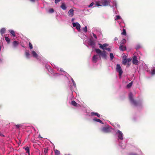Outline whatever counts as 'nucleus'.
<instances>
[{"label": "nucleus", "mask_w": 155, "mask_h": 155, "mask_svg": "<svg viewBox=\"0 0 155 155\" xmlns=\"http://www.w3.org/2000/svg\"><path fill=\"white\" fill-rule=\"evenodd\" d=\"M111 1H99L98 2L94 3L93 2L88 6L89 7H91L93 6V7L100 6H106L109 5H111L110 2Z\"/></svg>", "instance_id": "obj_1"}, {"label": "nucleus", "mask_w": 155, "mask_h": 155, "mask_svg": "<svg viewBox=\"0 0 155 155\" xmlns=\"http://www.w3.org/2000/svg\"><path fill=\"white\" fill-rule=\"evenodd\" d=\"M95 51L97 54H99V56L105 59H106L107 58V53L105 51H102L99 49L97 48L95 49Z\"/></svg>", "instance_id": "obj_2"}, {"label": "nucleus", "mask_w": 155, "mask_h": 155, "mask_svg": "<svg viewBox=\"0 0 155 155\" xmlns=\"http://www.w3.org/2000/svg\"><path fill=\"white\" fill-rule=\"evenodd\" d=\"M98 45H99V48H100L103 50V51L106 50L109 52H110V48L107 47L109 46L108 44L105 43L103 44H101L100 43H98Z\"/></svg>", "instance_id": "obj_3"}, {"label": "nucleus", "mask_w": 155, "mask_h": 155, "mask_svg": "<svg viewBox=\"0 0 155 155\" xmlns=\"http://www.w3.org/2000/svg\"><path fill=\"white\" fill-rule=\"evenodd\" d=\"M112 130V128L110 126L107 125L105 127L102 128L101 131L104 133H108L111 131Z\"/></svg>", "instance_id": "obj_4"}, {"label": "nucleus", "mask_w": 155, "mask_h": 155, "mask_svg": "<svg viewBox=\"0 0 155 155\" xmlns=\"http://www.w3.org/2000/svg\"><path fill=\"white\" fill-rule=\"evenodd\" d=\"M116 70L119 73V77L120 78L121 77V75L123 73V71L120 64H118L117 65Z\"/></svg>", "instance_id": "obj_5"}, {"label": "nucleus", "mask_w": 155, "mask_h": 155, "mask_svg": "<svg viewBox=\"0 0 155 155\" xmlns=\"http://www.w3.org/2000/svg\"><path fill=\"white\" fill-rule=\"evenodd\" d=\"M129 98L131 103L134 106H137L138 105L137 103L135 101L133 98L132 94L130 93L129 94Z\"/></svg>", "instance_id": "obj_6"}, {"label": "nucleus", "mask_w": 155, "mask_h": 155, "mask_svg": "<svg viewBox=\"0 0 155 155\" xmlns=\"http://www.w3.org/2000/svg\"><path fill=\"white\" fill-rule=\"evenodd\" d=\"M73 27H75L78 31H80L81 25L78 22H73Z\"/></svg>", "instance_id": "obj_7"}, {"label": "nucleus", "mask_w": 155, "mask_h": 155, "mask_svg": "<svg viewBox=\"0 0 155 155\" xmlns=\"http://www.w3.org/2000/svg\"><path fill=\"white\" fill-rule=\"evenodd\" d=\"M88 44L90 45L93 48H94L95 46V43L94 41L91 39H90L88 41Z\"/></svg>", "instance_id": "obj_8"}, {"label": "nucleus", "mask_w": 155, "mask_h": 155, "mask_svg": "<svg viewBox=\"0 0 155 155\" xmlns=\"http://www.w3.org/2000/svg\"><path fill=\"white\" fill-rule=\"evenodd\" d=\"M131 58H130L128 59H126L125 60H123L122 61V64L124 65H125L126 64H127L129 66V62H130L131 60Z\"/></svg>", "instance_id": "obj_9"}, {"label": "nucleus", "mask_w": 155, "mask_h": 155, "mask_svg": "<svg viewBox=\"0 0 155 155\" xmlns=\"http://www.w3.org/2000/svg\"><path fill=\"white\" fill-rule=\"evenodd\" d=\"M119 139L122 140L123 139V134L122 132L118 130L117 133Z\"/></svg>", "instance_id": "obj_10"}, {"label": "nucleus", "mask_w": 155, "mask_h": 155, "mask_svg": "<svg viewBox=\"0 0 155 155\" xmlns=\"http://www.w3.org/2000/svg\"><path fill=\"white\" fill-rule=\"evenodd\" d=\"M74 14V10L72 9H70L68 11V15L70 17H72Z\"/></svg>", "instance_id": "obj_11"}, {"label": "nucleus", "mask_w": 155, "mask_h": 155, "mask_svg": "<svg viewBox=\"0 0 155 155\" xmlns=\"http://www.w3.org/2000/svg\"><path fill=\"white\" fill-rule=\"evenodd\" d=\"M31 54L34 58L37 59H38V55L35 51L33 50L31 51Z\"/></svg>", "instance_id": "obj_12"}, {"label": "nucleus", "mask_w": 155, "mask_h": 155, "mask_svg": "<svg viewBox=\"0 0 155 155\" xmlns=\"http://www.w3.org/2000/svg\"><path fill=\"white\" fill-rule=\"evenodd\" d=\"M133 62L134 64H137L138 63V61L137 59V58L136 56H134L133 59Z\"/></svg>", "instance_id": "obj_13"}, {"label": "nucleus", "mask_w": 155, "mask_h": 155, "mask_svg": "<svg viewBox=\"0 0 155 155\" xmlns=\"http://www.w3.org/2000/svg\"><path fill=\"white\" fill-rule=\"evenodd\" d=\"M98 58V55H94L92 58V61L94 63L96 62Z\"/></svg>", "instance_id": "obj_14"}, {"label": "nucleus", "mask_w": 155, "mask_h": 155, "mask_svg": "<svg viewBox=\"0 0 155 155\" xmlns=\"http://www.w3.org/2000/svg\"><path fill=\"white\" fill-rule=\"evenodd\" d=\"M71 104L72 105L75 107H78L80 106V105L79 104H77L76 102L74 101H72Z\"/></svg>", "instance_id": "obj_15"}, {"label": "nucleus", "mask_w": 155, "mask_h": 155, "mask_svg": "<svg viewBox=\"0 0 155 155\" xmlns=\"http://www.w3.org/2000/svg\"><path fill=\"white\" fill-rule=\"evenodd\" d=\"M91 114L92 116H96L98 117H100V114L97 112H91Z\"/></svg>", "instance_id": "obj_16"}, {"label": "nucleus", "mask_w": 155, "mask_h": 155, "mask_svg": "<svg viewBox=\"0 0 155 155\" xmlns=\"http://www.w3.org/2000/svg\"><path fill=\"white\" fill-rule=\"evenodd\" d=\"M126 41L125 39L122 40L120 42V48H121L122 45H124L126 43Z\"/></svg>", "instance_id": "obj_17"}, {"label": "nucleus", "mask_w": 155, "mask_h": 155, "mask_svg": "<svg viewBox=\"0 0 155 155\" xmlns=\"http://www.w3.org/2000/svg\"><path fill=\"white\" fill-rule=\"evenodd\" d=\"M19 42L16 41H14L13 42V45L14 48L16 47L18 45Z\"/></svg>", "instance_id": "obj_18"}, {"label": "nucleus", "mask_w": 155, "mask_h": 155, "mask_svg": "<svg viewBox=\"0 0 155 155\" xmlns=\"http://www.w3.org/2000/svg\"><path fill=\"white\" fill-rule=\"evenodd\" d=\"M151 74L153 75L155 74V68H153L149 72Z\"/></svg>", "instance_id": "obj_19"}, {"label": "nucleus", "mask_w": 155, "mask_h": 155, "mask_svg": "<svg viewBox=\"0 0 155 155\" xmlns=\"http://www.w3.org/2000/svg\"><path fill=\"white\" fill-rule=\"evenodd\" d=\"M93 120L95 122H99L101 123H102V121L99 119L94 118L93 119Z\"/></svg>", "instance_id": "obj_20"}, {"label": "nucleus", "mask_w": 155, "mask_h": 155, "mask_svg": "<svg viewBox=\"0 0 155 155\" xmlns=\"http://www.w3.org/2000/svg\"><path fill=\"white\" fill-rule=\"evenodd\" d=\"M61 8L64 10H65L66 9V7L65 4L62 3L61 6Z\"/></svg>", "instance_id": "obj_21"}, {"label": "nucleus", "mask_w": 155, "mask_h": 155, "mask_svg": "<svg viewBox=\"0 0 155 155\" xmlns=\"http://www.w3.org/2000/svg\"><path fill=\"white\" fill-rule=\"evenodd\" d=\"M5 29L4 28H3L1 29L0 31V33L2 36L3 35V34L5 32Z\"/></svg>", "instance_id": "obj_22"}, {"label": "nucleus", "mask_w": 155, "mask_h": 155, "mask_svg": "<svg viewBox=\"0 0 155 155\" xmlns=\"http://www.w3.org/2000/svg\"><path fill=\"white\" fill-rule=\"evenodd\" d=\"M9 32L11 33V34L14 37H15V31L13 30H9Z\"/></svg>", "instance_id": "obj_23"}, {"label": "nucleus", "mask_w": 155, "mask_h": 155, "mask_svg": "<svg viewBox=\"0 0 155 155\" xmlns=\"http://www.w3.org/2000/svg\"><path fill=\"white\" fill-rule=\"evenodd\" d=\"M54 152L55 155H60V152L57 150L55 149Z\"/></svg>", "instance_id": "obj_24"}, {"label": "nucleus", "mask_w": 155, "mask_h": 155, "mask_svg": "<svg viewBox=\"0 0 155 155\" xmlns=\"http://www.w3.org/2000/svg\"><path fill=\"white\" fill-rule=\"evenodd\" d=\"M71 81H72V82L73 84V85L74 86V89H76V84H75V82L74 81V80L72 78H71Z\"/></svg>", "instance_id": "obj_25"}, {"label": "nucleus", "mask_w": 155, "mask_h": 155, "mask_svg": "<svg viewBox=\"0 0 155 155\" xmlns=\"http://www.w3.org/2000/svg\"><path fill=\"white\" fill-rule=\"evenodd\" d=\"M25 56L26 58H29L30 57V54L29 53V52L28 51H26L25 52Z\"/></svg>", "instance_id": "obj_26"}, {"label": "nucleus", "mask_w": 155, "mask_h": 155, "mask_svg": "<svg viewBox=\"0 0 155 155\" xmlns=\"http://www.w3.org/2000/svg\"><path fill=\"white\" fill-rule=\"evenodd\" d=\"M120 50L121 51H124L126 50V47L125 46H124L123 45H122V47L121 48H120V46L119 47Z\"/></svg>", "instance_id": "obj_27"}, {"label": "nucleus", "mask_w": 155, "mask_h": 155, "mask_svg": "<svg viewBox=\"0 0 155 155\" xmlns=\"http://www.w3.org/2000/svg\"><path fill=\"white\" fill-rule=\"evenodd\" d=\"M51 65L52 66L54 67L55 68H56L57 69V70L58 71H63V69L62 68H60V70H59V68H58L54 64H51Z\"/></svg>", "instance_id": "obj_28"}, {"label": "nucleus", "mask_w": 155, "mask_h": 155, "mask_svg": "<svg viewBox=\"0 0 155 155\" xmlns=\"http://www.w3.org/2000/svg\"><path fill=\"white\" fill-rule=\"evenodd\" d=\"M54 12V10L53 8H50L48 10V12L50 13H52Z\"/></svg>", "instance_id": "obj_29"}, {"label": "nucleus", "mask_w": 155, "mask_h": 155, "mask_svg": "<svg viewBox=\"0 0 155 155\" xmlns=\"http://www.w3.org/2000/svg\"><path fill=\"white\" fill-rule=\"evenodd\" d=\"M110 56L111 60H112L114 58V55L113 53H110Z\"/></svg>", "instance_id": "obj_30"}, {"label": "nucleus", "mask_w": 155, "mask_h": 155, "mask_svg": "<svg viewBox=\"0 0 155 155\" xmlns=\"http://www.w3.org/2000/svg\"><path fill=\"white\" fill-rule=\"evenodd\" d=\"M83 31L85 32H87V26H85L83 28Z\"/></svg>", "instance_id": "obj_31"}, {"label": "nucleus", "mask_w": 155, "mask_h": 155, "mask_svg": "<svg viewBox=\"0 0 155 155\" xmlns=\"http://www.w3.org/2000/svg\"><path fill=\"white\" fill-rule=\"evenodd\" d=\"M133 84V82L131 81L130 83L128 84L127 85V87L128 88L130 87Z\"/></svg>", "instance_id": "obj_32"}, {"label": "nucleus", "mask_w": 155, "mask_h": 155, "mask_svg": "<svg viewBox=\"0 0 155 155\" xmlns=\"http://www.w3.org/2000/svg\"><path fill=\"white\" fill-rule=\"evenodd\" d=\"M123 32L121 33L122 35H125L126 34L125 29H124L123 30Z\"/></svg>", "instance_id": "obj_33"}, {"label": "nucleus", "mask_w": 155, "mask_h": 155, "mask_svg": "<svg viewBox=\"0 0 155 155\" xmlns=\"http://www.w3.org/2000/svg\"><path fill=\"white\" fill-rule=\"evenodd\" d=\"M5 40L8 43H9L10 39L9 38H8L7 37H5Z\"/></svg>", "instance_id": "obj_34"}, {"label": "nucleus", "mask_w": 155, "mask_h": 155, "mask_svg": "<svg viewBox=\"0 0 155 155\" xmlns=\"http://www.w3.org/2000/svg\"><path fill=\"white\" fill-rule=\"evenodd\" d=\"M46 68H47L49 71H50V70L51 71H52V69L48 65H46Z\"/></svg>", "instance_id": "obj_35"}, {"label": "nucleus", "mask_w": 155, "mask_h": 155, "mask_svg": "<svg viewBox=\"0 0 155 155\" xmlns=\"http://www.w3.org/2000/svg\"><path fill=\"white\" fill-rule=\"evenodd\" d=\"M121 19V17L119 15H117L116 16V17L115 18V20H118L119 19Z\"/></svg>", "instance_id": "obj_36"}, {"label": "nucleus", "mask_w": 155, "mask_h": 155, "mask_svg": "<svg viewBox=\"0 0 155 155\" xmlns=\"http://www.w3.org/2000/svg\"><path fill=\"white\" fill-rule=\"evenodd\" d=\"M25 150L26 151V152L28 153V154H29V147H26L25 148Z\"/></svg>", "instance_id": "obj_37"}, {"label": "nucleus", "mask_w": 155, "mask_h": 155, "mask_svg": "<svg viewBox=\"0 0 155 155\" xmlns=\"http://www.w3.org/2000/svg\"><path fill=\"white\" fill-rule=\"evenodd\" d=\"M29 48L30 49H32L33 48L31 42H29Z\"/></svg>", "instance_id": "obj_38"}, {"label": "nucleus", "mask_w": 155, "mask_h": 155, "mask_svg": "<svg viewBox=\"0 0 155 155\" xmlns=\"http://www.w3.org/2000/svg\"><path fill=\"white\" fill-rule=\"evenodd\" d=\"M47 152V150L46 149H45L44 151V155H46Z\"/></svg>", "instance_id": "obj_39"}, {"label": "nucleus", "mask_w": 155, "mask_h": 155, "mask_svg": "<svg viewBox=\"0 0 155 155\" xmlns=\"http://www.w3.org/2000/svg\"><path fill=\"white\" fill-rule=\"evenodd\" d=\"M127 56L125 55H123V60H125L127 59Z\"/></svg>", "instance_id": "obj_40"}, {"label": "nucleus", "mask_w": 155, "mask_h": 155, "mask_svg": "<svg viewBox=\"0 0 155 155\" xmlns=\"http://www.w3.org/2000/svg\"><path fill=\"white\" fill-rule=\"evenodd\" d=\"M93 36L94 37L95 39H97V36L95 34H94V33H93Z\"/></svg>", "instance_id": "obj_41"}, {"label": "nucleus", "mask_w": 155, "mask_h": 155, "mask_svg": "<svg viewBox=\"0 0 155 155\" xmlns=\"http://www.w3.org/2000/svg\"><path fill=\"white\" fill-rule=\"evenodd\" d=\"M59 75L58 73H56L54 74V76H58Z\"/></svg>", "instance_id": "obj_42"}, {"label": "nucleus", "mask_w": 155, "mask_h": 155, "mask_svg": "<svg viewBox=\"0 0 155 155\" xmlns=\"http://www.w3.org/2000/svg\"><path fill=\"white\" fill-rule=\"evenodd\" d=\"M16 127L17 128H19V127H20V125H16Z\"/></svg>", "instance_id": "obj_43"}, {"label": "nucleus", "mask_w": 155, "mask_h": 155, "mask_svg": "<svg viewBox=\"0 0 155 155\" xmlns=\"http://www.w3.org/2000/svg\"><path fill=\"white\" fill-rule=\"evenodd\" d=\"M130 155H137L135 154V153H130Z\"/></svg>", "instance_id": "obj_44"}, {"label": "nucleus", "mask_w": 155, "mask_h": 155, "mask_svg": "<svg viewBox=\"0 0 155 155\" xmlns=\"http://www.w3.org/2000/svg\"><path fill=\"white\" fill-rule=\"evenodd\" d=\"M118 40V38L117 37H115L114 39V40L115 41H116V40Z\"/></svg>", "instance_id": "obj_45"}, {"label": "nucleus", "mask_w": 155, "mask_h": 155, "mask_svg": "<svg viewBox=\"0 0 155 155\" xmlns=\"http://www.w3.org/2000/svg\"><path fill=\"white\" fill-rule=\"evenodd\" d=\"M71 90L72 91H73V90H74V89H73L72 87H70Z\"/></svg>", "instance_id": "obj_46"}, {"label": "nucleus", "mask_w": 155, "mask_h": 155, "mask_svg": "<svg viewBox=\"0 0 155 155\" xmlns=\"http://www.w3.org/2000/svg\"><path fill=\"white\" fill-rule=\"evenodd\" d=\"M55 1V3H58V2L59 1Z\"/></svg>", "instance_id": "obj_47"}, {"label": "nucleus", "mask_w": 155, "mask_h": 155, "mask_svg": "<svg viewBox=\"0 0 155 155\" xmlns=\"http://www.w3.org/2000/svg\"><path fill=\"white\" fill-rule=\"evenodd\" d=\"M74 19H74V18H72V19H71V21H72V22H73V21H74Z\"/></svg>", "instance_id": "obj_48"}, {"label": "nucleus", "mask_w": 155, "mask_h": 155, "mask_svg": "<svg viewBox=\"0 0 155 155\" xmlns=\"http://www.w3.org/2000/svg\"><path fill=\"white\" fill-rule=\"evenodd\" d=\"M116 6V4L115 3H114V5H113V6Z\"/></svg>", "instance_id": "obj_49"}, {"label": "nucleus", "mask_w": 155, "mask_h": 155, "mask_svg": "<svg viewBox=\"0 0 155 155\" xmlns=\"http://www.w3.org/2000/svg\"><path fill=\"white\" fill-rule=\"evenodd\" d=\"M63 74H63L65 73V72L64 71H63Z\"/></svg>", "instance_id": "obj_50"}, {"label": "nucleus", "mask_w": 155, "mask_h": 155, "mask_svg": "<svg viewBox=\"0 0 155 155\" xmlns=\"http://www.w3.org/2000/svg\"><path fill=\"white\" fill-rule=\"evenodd\" d=\"M32 1L33 2V1H34L32 0V1Z\"/></svg>", "instance_id": "obj_51"}, {"label": "nucleus", "mask_w": 155, "mask_h": 155, "mask_svg": "<svg viewBox=\"0 0 155 155\" xmlns=\"http://www.w3.org/2000/svg\"><path fill=\"white\" fill-rule=\"evenodd\" d=\"M29 154V155H30V153H29V154Z\"/></svg>", "instance_id": "obj_52"}]
</instances>
